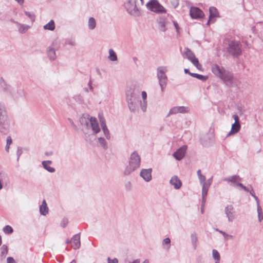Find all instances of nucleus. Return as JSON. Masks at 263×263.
<instances>
[{"instance_id": "nucleus-60", "label": "nucleus", "mask_w": 263, "mask_h": 263, "mask_svg": "<svg viewBox=\"0 0 263 263\" xmlns=\"http://www.w3.org/2000/svg\"><path fill=\"white\" fill-rule=\"evenodd\" d=\"M9 145H7V144H6V150L7 151H9Z\"/></svg>"}, {"instance_id": "nucleus-55", "label": "nucleus", "mask_w": 263, "mask_h": 263, "mask_svg": "<svg viewBox=\"0 0 263 263\" xmlns=\"http://www.w3.org/2000/svg\"><path fill=\"white\" fill-rule=\"evenodd\" d=\"M45 154L46 155V156H51L53 154V152L50 151V152H47L45 153Z\"/></svg>"}, {"instance_id": "nucleus-31", "label": "nucleus", "mask_w": 263, "mask_h": 263, "mask_svg": "<svg viewBox=\"0 0 263 263\" xmlns=\"http://www.w3.org/2000/svg\"><path fill=\"white\" fill-rule=\"evenodd\" d=\"M190 75L194 78H196L198 80H200L203 82L206 81L208 77L207 76H203L198 73H190Z\"/></svg>"}, {"instance_id": "nucleus-34", "label": "nucleus", "mask_w": 263, "mask_h": 263, "mask_svg": "<svg viewBox=\"0 0 263 263\" xmlns=\"http://www.w3.org/2000/svg\"><path fill=\"white\" fill-rule=\"evenodd\" d=\"M171 240L168 237L165 238L162 241V245L164 249L168 251L170 248Z\"/></svg>"}, {"instance_id": "nucleus-23", "label": "nucleus", "mask_w": 263, "mask_h": 263, "mask_svg": "<svg viewBox=\"0 0 263 263\" xmlns=\"http://www.w3.org/2000/svg\"><path fill=\"white\" fill-rule=\"evenodd\" d=\"M13 23L16 25L18 28V31L21 33H24L26 32L30 28V26L29 25L26 24H22L16 21H13Z\"/></svg>"}, {"instance_id": "nucleus-16", "label": "nucleus", "mask_w": 263, "mask_h": 263, "mask_svg": "<svg viewBox=\"0 0 263 263\" xmlns=\"http://www.w3.org/2000/svg\"><path fill=\"white\" fill-rule=\"evenodd\" d=\"M223 180L228 183H231V185L237 187L239 186V184L240 183L241 178L239 176L233 175L224 178Z\"/></svg>"}, {"instance_id": "nucleus-2", "label": "nucleus", "mask_w": 263, "mask_h": 263, "mask_svg": "<svg viewBox=\"0 0 263 263\" xmlns=\"http://www.w3.org/2000/svg\"><path fill=\"white\" fill-rule=\"evenodd\" d=\"M140 88L138 84L134 83L129 86L125 92L126 102L129 109L132 112H136L138 110L139 101L138 96Z\"/></svg>"}, {"instance_id": "nucleus-25", "label": "nucleus", "mask_w": 263, "mask_h": 263, "mask_svg": "<svg viewBox=\"0 0 263 263\" xmlns=\"http://www.w3.org/2000/svg\"><path fill=\"white\" fill-rule=\"evenodd\" d=\"M72 242L73 243V247L74 249H77L80 248L81 245L80 234H76L72 238Z\"/></svg>"}, {"instance_id": "nucleus-53", "label": "nucleus", "mask_w": 263, "mask_h": 263, "mask_svg": "<svg viewBox=\"0 0 263 263\" xmlns=\"http://www.w3.org/2000/svg\"><path fill=\"white\" fill-rule=\"evenodd\" d=\"M140 259H134V260H133L130 263H140Z\"/></svg>"}, {"instance_id": "nucleus-50", "label": "nucleus", "mask_w": 263, "mask_h": 263, "mask_svg": "<svg viewBox=\"0 0 263 263\" xmlns=\"http://www.w3.org/2000/svg\"><path fill=\"white\" fill-rule=\"evenodd\" d=\"M7 263H15V260L12 257H8L7 258Z\"/></svg>"}, {"instance_id": "nucleus-10", "label": "nucleus", "mask_w": 263, "mask_h": 263, "mask_svg": "<svg viewBox=\"0 0 263 263\" xmlns=\"http://www.w3.org/2000/svg\"><path fill=\"white\" fill-rule=\"evenodd\" d=\"M183 57L187 59L198 70H202V66L199 63L194 53L188 48H185Z\"/></svg>"}, {"instance_id": "nucleus-41", "label": "nucleus", "mask_w": 263, "mask_h": 263, "mask_svg": "<svg viewBox=\"0 0 263 263\" xmlns=\"http://www.w3.org/2000/svg\"><path fill=\"white\" fill-rule=\"evenodd\" d=\"M102 130L103 132L104 135L106 138L108 140H109L110 139V135L109 133V131L107 127L104 128L102 129Z\"/></svg>"}, {"instance_id": "nucleus-64", "label": "nucleus", "mask_w": 263, "mask_h": 263, "mask_svg": "<svg viewBox=\"0 0 263 263\" xmlns=\"http://www.w3.org/2000/svg\"><path fill=\"white\" fill-rule=\"evenodd\" d=\"M84 90L86 92H88V90L87 88H85Z\"/></svg>"}, {"instance_id": "nucleus-56", "label": "nucleus", "mask_w": 263, "mask_h": 263, "mask_svg": "<svg viewBox=\"0 0 263 263\" xmlns=\"http://www.w3.org/2000/svg\"><path fill=\"white\" fill-rule=\"evenodd\" d=\"M15 1H16L20 5H22L24 2V0H15Z\"/></svg>"}, {"instance_id": "nucleus-7", "label": "nucleus", "mask_w": 263, "mask_h": 263, "mask_svg": "<svg viewBox=\"0 0 263 263\" xmlns=\"http://www.w3.org/2000/svg\"><path fill=\"white\" fill-rule=\"evenodd\" d=\"M137 0H127L124 4L127 12L133 16H139L141 12L140 8L136 4Z\"/></svg>"}, {"instance_id": "nucleus-40", "label": "nucleus", "mask_w": 263, "mask_h": 263, "mask_svg": "<svg viewBox=\"0 0 263 263\" xmlns=\"http://www.w3.org/2000/svg\"><path fill=\"white\" fill-rule=\"evenodd\" d=\"M3 231L6 234H11L13 232V229L10 226H6L3 228Z\"/></svg>"}, {"instance_id": "nucleus-26", "label": "nucleus", "mask_w": 263, "mask_h": 263, "mask_svg": "<svg viewBox=\"0 0 263 263\" xmlns=\"http://www.w3.org/2000/svg\"><path fill=\"white\" fill-rule=\"evenodd\" d=\"M40 213L41 215L45 216L48 213V208L45 200H43L40 206Z\"/></svg>"}, {"instance_id": "nucleus-3", "label": "nucleus", "mask_w": 263, "mask_h": 263, "mask_svg": "<svg viewBox=\"0 0 263 263\" xmlns=\"http://www.w3.org/2000/svg\"><path fill=\"white\" fill-rule=\"evenodd\" d=\"M11 120L8 116L5 105L0 103V133L7 135L10 129Z\"/></svg>"}, {"instance_id": "nucleus-12", "label": "nucleus", "mask_w": 263, "mask_h": 263, "mask_svg": "<svg viewBox=\"0 0 263 263\" xmlns=\"http://www.w3.org/2000/svg\"><path fill=\"white\" fill-rule=\"evenodd\" d=\"M60 47L59 43L58 41H53L51 45L48 48L47 53L50 60H54L56 58L55 51L58 50Z\"/></svg>"}, {"instance_id": "nucleus-44", "label": "nucleus", "mask_w": 263, "mask_h": 263, "mask_svg": "<svg viewBox=\"0 0 263 263\" xmlns=\"http://www.w3.org/2000/svg\"><path fill=\"white\" fill-rule=\"evenodd\" d=\"M100 125L102 129L107 127L106 125L105 121L103 118L100 119Z\"/></svg>"}, {"instance_id": "nucleus-28", "label": "nucleus", "mask_w": 263, "mask_h": 263, "mask_svg": "<svg viewBox=\"0 0 263 263\" xmlns=\"http://www.w3.org/2000/svg\"><path fill=\"white\" fill-rule=\"evenodd\" d=\"M191 242L194 250H196L198 246V237L196 233H193L191 235Z\"/></svg>"}, {"instance_id": "nucleus-42", "label": "nucleus", "mask_w": 263, "mask_h": 263, "mask_svg": "<svg viewBox=\"0 0 263 263\" xmlns=\"http://www.w3.org/2000/svg\"><path fill=\"white\" fill-rule=\"evenodd\" d=\"M250 192V194L251 195V196L255 199L256 202V204H257L258 203H259V199L258 198V197L255 195L254 194V190L252 188L251 190H249V191Z\"/></svg>"}, {"instance_id": "nucleus-13", "label": "nucleus", "mask_w": 263, "mask_h": 263, "mask_svg": "<svg viewBox=\"0 0 263 263\" xmlns=\"http://www.w3.org/2000/svg\"><path fill=\"white\" fill-rule=\"evenodd\" d=\"M190 111V108L187 106H174L172 108L167 115V117L172 115L176 114L178 113L185 114L187 113Z\"/></svg>"}, {"instance_id": "nucleus-29", "label": "nucleus", "mask_w": 263, "mask_h": 263, "mask_svg": "<svg viewBox=\"0 0 263 263\" xmlns=\"http://www.w3.org/2000/svg\"><path fill=\"white\" fill-rule=\"evenodd\" d=\"M240 128V123H234L232 124L231 131L229 133L228 135L235 134L239 132Z\"/></svg>"}, {"instance_id": "nucleus-38", "label": "nucleus", "mask_w": 263, "mask_h": 263, "mask_svg": "<svg viewBox=\"0 0 263 263\" xmlns=\"http://www.w3.org/2000/svg\"><path fill=\"white\" fill-rule=\"evenodd\" d=\"M257 213H258V220H259V221L260 222L263 219V214L262 212L261 208L259 203H258L257 204Z\"/></svg>"}, {"instance_id": "nucleus-11", "label": "nucleus", "mask_w": 263, "mask_h": 263, "mask_svg": "<svg viewBox=\"0 0 263 263\" xmlns=\"http://www.w3.org/2000/svg\"><path fill=\"white\" fill-rule=\"evenodd\" d=\"M228 51L232 56L237 57L241 53V45L239 42H231L228 47Z\"/></svg>"}, {"instance_id": "nucleus-57", "label": "nucleus", "mask_w": 263, "mask_h": 263, "mask_svg": "<svg viewBox=\"0 0 263 263\" xmlns=\"http://www.w3.org/2000/svg\"><path fill=\"white\" fill-rule=\"evenodd\" d=\"M197 174L198 176V177L200 176H201L202 175V174H201V170H199L197 171Z\"/></svg>"}, {"instance_id": "nucleus-58", "label": "nucleus", "mask_w": 263, "mask_h": 263, "mask_svg": "<svg viewBox=\"0 0 263 263\" xmlns=\"http://www.w3.org/2000/svg\"><path fill=\"white\" fill-rule=\"evenodd\" d=\"M184 71L185 73H189L190 74V73H191L188 69H184Z\"/></svg>"}, {"instance_id": "nucleus-4", "label": "nucleus", "mask_w": 263, "mask_h": 263, "mask_svg": "<svg viewBox=\"0 0 263 263\" xmlns=\"http://www.w3.org/2000/svg\"><path fill=\"white\" fill-rule=\"evenodd\" d=\"M141 158L137 152H133L129 157L128 165L126 167L123 174L125 176L129 175L140 166Z\"/></svg>"}, {"instance_id": "nucleus-48", "label": "nucleus", "mask_w": 263, "mask_h": 263, "mask_svg": "<svg viewBox=\"0 0 263 263\" xmlns=\"http://www.w3.org/2000/svg\"><path fill=\"white\" fill-rule=\"evenodd\" d=\"M239 187L241 188V189L245 190L246 192H249V190L245 186H244L242 183L239 184Z\"/></svg>"}, {"instance_id": "nucleus-18", "label": "nucleus", "mask_w": 263, "mask_h": 263, "mask_svg": "<svg viewBox=\"0 0 263 263\" xmlns=\"http://www.w3.org/2000/svg\"><path fill=\"white\" fill-rule=\"evenodd\" d=\"M152 168L142 169L140 173V176L146 182L152 180Z\"/></svg>"}, {"instance_id": "nucleus-51", "label": "nucleus", "mask_w": 263, "mask_h": 263, "mask_svg": "<svg viewBox=\"0 0 263 263\" xmlns=\"http://www.w3.org/2000/svg\"><path fill=\"white\" fill-rule=\"evenodd\" d=\"M173 24H174V26L176 30V31L177 32H179V25L178 24V23L175 22V21H173Z\"/></svg>"}, {"instance_id": "nucleus-32", "label": "nucleus", "mask_w": 263, "mask_h": 263, "mask_svg": "<svg viewBox=\"0 0 263 263\" xmlns=\"http://www.w3.org/2000/svg\"><path fill=\"white\" fill-rule=\"evenodd\" d=\"M45 30L53 31L55 29V24L53 20H51L48 23L43 26Z\"/></svg>"}, {"instance_id": "nucleus-15", "label": "nucleus", "mask_w": 263, "mask_h": 263, "mask_svg": "<svg viewBox=\"0 0 263 263\" xmlns=\"http://www.w3.org/2000/svg\"><path fill=\"white\" fill-rule=\"evenodd\" d=\"M190 14L191 17L194 19L202 18L204 15L203 11L196 7H192L190 8Z\"/></svg>"}, {"instance_id": "nucleus-22", "label": "nucleus", "mask_w": 263, "mask_h": 263, "mask_svg": "<svg viewBox=\"0 0 263 263\" xmlns=\"http://www.w3.org/2000/svg\"><path fill=\"white\" fill-rule=\"evenodd\" d=\"M0 87L5 91L7 92H11L12 88L11 86L7 83L3 78L0 79Z\"/></svg>"}, {"instance_id": "nucleus-37", "label": "nucleus", "mask_w": 263, "mask_h": 263, "mask_svg": "<svg viewBox=\"0 0 263 263\" xmlns=\"http://www.w3.org/2000/svg\"><path fill=\"white\" fill-rule=\"evenodd\" d=\"M212 257L215 260H220V255L217 250H212Z\"/></svg>"}, {"instance_id": "nucleus-35", "label": "nucleus", "mask_w": 263, "mask_h": 263, "mask_svg": "<svg viewBox=\"0 0 263 263\" xmlns=\"http://www.w3.org/2000/svg\"><path fill=\"white\" fill-rule=\"evenodd\" d=\"M100 145L104 149H107L108 148L107 142L106 140L103 137H99L98 139Z\"/></svg>"}, {"instance_id": "nucleus-5", "label": "nucleus", "mask_w": 263, "mask_h": 263, "mask_svg": "<svg viewBox=\"0 0 263 263\" xmlns=\"http://www.w3.org/2000/svg\"><path fill=\"white\" fill-rule=\"evenodd\" d=\"M211 70L214 75L224 82H231L233 80V74L231 72L216 64L212 65Z\"/></svg>"}, {"instance_id": "nucleus-17", "label": "nucleus", "mask_w": 263, "mask_h": 263, "mask_svg": "<svg viewBox=\"0 0 263 263\" xmlns=\"http://www.w3.org/2000/svg\"><path fill=\"white\" fill-rule=\"evenodd\" d=\"M186 149L187 146L183 145L175 152L173 155L176 159L180 160L184 157Z\"/></svg>"}, {"instance_id": "nucleus-33", "label": "nucleus", "mask_w": 263, "mask_h": 263, "mask_svg": "<svg viewBox=\"0 0 263 263\" xmlns=\"http://www.w3.org/2000/svg\"><path fill=\"white\" fill-rule=\"evenodd\" d=\"M109 55L108 59L111 61H116L117 60L116 53L112 49H109L108 50Z\"/></svg>"}, {"instance_id": "nucleus-14", "label": "nucleus", "mask_w": 263, "mask_h": 263, "mask_svg": "<svg viewBox=\"0 0 263 263\" xmlns=\"http://www.w3.org/2000/svg\"><path fill=\"white\" fill-rule=\"evenodd\" d=\"M224 213L229 222H232L234 220L236 214L232 205H228L225 208Z\"/></svg>"}, {"instance_id": "nucleus-9", "label": "nucleus", "mask_w": 263, "mask_h": 263, "mask_svg": "<svg viewBox=\"0 0 263 263\" xmlns=\"http://www.w3.org/2000/svg\"><path fill=\"white\" fill-rule=\"evenodd\" d=\"M198 178L199 182L202 185V203H203L205 202L206 196H207L209 188L212 182V179H209L206 181L205 176L203 175L200 176Z\"/></svg>"}, {"instance_id": "nucleus-54", "label": "nucleus", "mask_w": 263, "mask_h": 263, "mask_svg": "<svg viewBox=\"0 0 263 263\" xmlns=\"http://www.w3.org/2000/svg\"><path fill=\"white\" fill-rule=\"evenodd\" d=\"M88 86L89 87V89L90 90H93V87L91 85V81H89V83H88Z\"/></svg>"}, {"instance_id": "nucleus-6", "label": "nucleus", "mask_w": 263, "mask_h": 263, "mask_svg": "<svg viewBox=\"0 0 263 263\" xmlns=\"http://www.w3.org/2000/svg\"><path fill=\"white\" fill-rule=\"evenodd\" d=\"M167 71L166 66H161L157 68V76L162 91H164L167 82L166 72Z\"/></svg>"}, {"instance_id": "nucleus-46", "label": "nucleus", "mask_w": 263, "mask_h": 263, "mask_svg": "<svg viewBox=\"0 0 263 263\" xmlns=\"http://www.w3.org/2000/svg\"><path fill=\"white\" fill-rule=\"evenodd\" d=\"M108 263H118V260L116 258L111 259L109 257L107 258Z\"/></svg>"}, {"instance_id": "nucleus-21", "label": "nucleus", "mask_w": 263, "mask_h": 263, "mask_svg": "<svg viewBox=\"0 0 263 263\" xmlns=\"http://www.w3.org/2000/svg\"><path fill=\"white\" fill-rule=\"evenodd\" d=\"M210 16L209 19L207 22V24L209 25L210 22H214L215 20H213L215 17L218 16V12L217 9L214 7H211L209 8Z\"/></svg>"}, {"instance_id": "nucleus-45", "label": "nucleus", "mask_w": 263, "mask_h": 263, "mask_svg": "<svg viewBox=\"0 0 263 263\" xmlns=\"http://www.w3.org/2000/svg\"><path fill=\"white\" fill-rule=\"evenodd\" d=\"M23 153L22 148L21 147H18L16 152V154L17 156V160L18 161L20 156L22 155Z\"/></svg>"}, {"instance_id": "nucleus-47", "label": "nucleus", "mask_w": 263, "mask_h": 263, "mask_svg": "<svg viewBox=\"0 0 263 263\" xmlns=\"http://www.w3.org/2000/svg\"><path fill=\"white\" fill-rule=\"evenodd\" d=\"M68 223V220L67 219H64L61 222V226L63 228L65 227Z\"/></svg>"}, {"instance_id": "nucleus-63", "label": "nucleus", "mask_w": 263, "mask_h": 263, "mask_svg": "<svg viewBox=\"0 0 263 263\" xmlns=\"http://www.w3.org/2000/svg\"><path fill=\"white\" fill-rule=\"evenodd\" d=\"M70 263H76V261L74 260H73Z\"/></svg>"}, {"instance_id": "nucleus-36", "label": "nucleus", "mask_w": 263, "mask_h": 263, "mask_svg": "<svg viewBox=\"0 0 263 263\" xmlns=\"http://www.w3.org/2000/svg\"><path fill=\"white\" fill-rule=\"evenodd\" d=\"M1 255L2 257L5 258L8 253V247L7 246L4 245L0 249Z\"/></svg>"}, {"instance_id": "nucleus-19", "label": "nucleus", "mask_w": 263, "mask_h": 263, "mask_svg": "<svg viewBox=\"0 0 263 263\" xmlns=\"http://www.w3.org/2000/svg\"><path fill=\"white\" fill-rule=\"evenodd\" d=\"M141 97L142 100L139 101V105L141 110L145 112L146 111L147 106V93L146 91H142Z\"/></svg>"}, {"instance_id": "nucleus-30", "label": "nucleus", "mask_w": 263, "mask_h": 263, "mask_svg": "<svg viewBox=\"0 0 263 263\" xmlns=\"http://www.w3.org/2000/svg\"><path fill=\"white\" fill-rule=\"evenodd\" d=\"M97 25L96 21L95 19L91 17L89 18L88 21V28L89 30H93Z\"/></svg>"}, {"instance_id": "nucleus-52", "label": "nucleus", "mask_w": 263, "mask_h": 263, "mask_svg": "<svg viewBox=\"0 0 263 263\" xmlns=\"http://www.w3.org/2000/svg\"><path fill=\"white\" fill-rule=\"evenodd\" d=\"M12 139H11V137L10 136H8L7 137V145H10L12 143Z\"/></svg>"}, {"instance_id": "nucleus-1", "label": "nucleus", "mask_w": 263, "mask_h": 263, "mask_svg": "<svg viewBox=\"0 0 263 263\" xmlns=\"http://www.w3.org/2000/svg\"><path fill=\"white\" fill-rule=\"evenodd\" d=\"M79 123L83 137L87 141H89L91 137L93 136V134L90 129L89 125L94 134H97L100 132L97 119L88 115H83L81 116L79 119Z\"/></svg>"}, {"instance_id": "nucleus-62", "label": "nucleus", "mask_w": 263, "mask_h": 263, "mask_svg": "<svg viewBox=\"0 0 263 263\" xmlns=\"http://www.w3.org/2000/svg\"><path fill=\"white\" fill-rule=\"evenodd\" d=\"M215 263H220V260H215Z\"/></svg>"}, {"instance_id": "nucleus-61", "label": "nucleus", "mask_w": 263, "mask_h": 263, "mask_svg": "<svg viewBox=\"0 0 263 263\" xmlns=\"http://www.w3.org/2000/svg\"><path fill=\"white\" fill-rule=\"evenodd\" d=\"M2 188H3V184H2V180L0 179V190L2 189Z\"/></svg>"}, {"instance_id": "nucleus-39", "label": "nucleus", "mask_w": 263, "mask_h": 263, "mask_svg": "<svg viewBox=\"0 0 263 263\" xmlns=\"http://www.w3.org/2000/svg\"><path fill=\"white\" fill-rule=\"evenodd\" d=\"M216 231L219 232L220 234H221L223 236L225 240H228L229 239H233V236L228 234L224 232L219 230L218 229H216Z\"/></svg>"}, {"instance_id": "nucleus-8", "label": "nucleus", "mask_w": 263, "mask_h": 263, "mask_svg": "<svg viewBox=\"0 0 263 263\" xmlns=\"http://www.w3.org/2000/svg\"><path fill=\"white\" fill-rule=\"evenodd\" d=\"M147 8L158 14L165 13L166 10L157 0H150L146 5Z\"/></svg>"}, {"instance_id": "nucleus-20", "label": "nucleus", "mask_w": 263, "mask_h": 263, "mask_svg": "<svg viewBox=\"0 0 263 263\" xmlns=\"http://www.w3.org/2000/svg\"><path fill=\"white\" fill-rule=\"evenodd\" d=\"M170 183L173 185L176 190L180 189L182 186L181 181L178 178V177L175 175L173 176L171 180H170Z\"/></svg>"}, {"instance_id": "nucleus-59", "label": "nucleus", "mask_w": 263, "mask_h": 263, "mask_svg": "<svg viewBox=\"0 0 263 263\" xmlns=\"http://www.w3.org/2000/svg\"><path fill=\"white\" fill-rule=\"evenodd\" d=\"M72 242V239L71 240H70L69 239H67L66 240V243H71Z\"/></svg>"}, {"instance_id": "nucleus-49", "label": "nucleus", "mask_w": 263, "mask_h": 263, "mask_svg": "<svg viewBox=\"0 0 263 263\" xmlns=\"http://www.w3.org/2000/svg\"><path fill=\"white\" fill-rule=\"evenodd\" d=\"M233 119L235 120V122L234 123H239V117H238V116L237 115H233Z\"/></svg>"}, {"instance_id": "nucleus-43", "label": "nucleus", "mask_w": 263, "mask_h": 263, "mask_svg": "<svg viewBox=\"0 0 263 263\" xmlns=\"http://www.w3.org/2000/svg\"><path fill=\"white\" fill-rule=\"evenodd\" d=\"M25 14H26V15L28 17H29V18L31 19V20L32 21H34V20H35V15H34L33 14L31 13H30V12H27V11H25Z\"/></svg>"}, {"instance_id": "nucleus-27", "label": "nucleus", "mask_w": 263, "mask_h": 263, "mask_svg": "<svg viewBox=\"0 0 263 263\" xmlns=\"http://www.w3.org/2000/svg\"><path fill=\"white\" fill-rule=\"evenodd\" d=\"M52 162L50 160L43 161L42 162L43 167L50 173H53L55 172V168L49 166Z\"/></svg>"}, {"instance_id": "nucleus-24", "label": "nucleus", "mask_w": 263, "mask_h": 263, "mask_svg": "<svg viewBox=\"0 0 263 263\" xmlns=\"http://www.w3.org/2000/svg\"><path fill=\"white\" fill-rule=\"evenodd\" d=\"M159 29L162 32H165L167 30L166 27V22L162 17H159L157 21Z\"/></svg>"}]
</instances>
